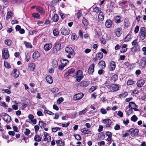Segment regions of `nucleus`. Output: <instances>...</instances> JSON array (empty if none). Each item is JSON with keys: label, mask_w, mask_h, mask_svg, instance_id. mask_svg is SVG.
Returning <instances> with one entry per match:
<instances>
[{"label": "nucleus", "mask_w": 146, "mask_h": 146, "mask_svg": "<svg viewBox=\"0 0 146 146\" xmlns=\"http://www.w3.org/2000/svg\"><path fill=\"white\" fill-rule=\"evenodd\" d=\"M61 48V44L60 43L55 44L52 48V52L55 54L60 50Z\"/></svg>", "instance_id": "obj_3"}, {"label": "nucleus", "mask_w": 146, "mask_h": 146, "mask_svg": "<svg viewBox=\"0 0 146 146\" xmlns=\"http://www.w3.org/2000/svg\"><path fill=\"white\" fill-rule=\"evenodd\" d=\"M87 111V109L86 108L83 109L82 111H80L78 112V115H82L85 114Z\"/></svg>", "instance_id": "obj_35"}, {"label": "nucleus", "mask_w": 146, "mask_h": 146, "mask_svg": "<svg viewBox=\"0 0 146 146\" xmlns=\"http://www.w3.org/2000/svg\"><path fill=\"white\" fill-rule=\"evenodd\" d=\"M137 106L133 102H131L129 103V107L131 109H133L135 111L138 110V109L136 107Z\"/></svg>", "instance_id": "obj_10"}, {"label": "nucleus", "mask_w": 146, "mask_h": 146, "mask_svg": "<svg viewBox=\"0 0 146 146\" xmlns=\"http://www.w3.org/2000/svg\"><path fill=\"white\" fill-rule=\"evenodd\" d=\"M43 141H47L48 142H50L51 139V137L46 132L44 133Z\"/></svg>", "instance_id": "obj_9"}, {"label": "nucleus", "mask_w": 146, "mask_h": 146, "mask_svg": "<svg viewBox=\"0 0 146 146\" xmlns=\"http://www.w3.org/2000/svg\"><path fill=\"white\" fill-rule=\"evenodd\" d=\"M115 64L113 61H111L110 64V68L111 71L113 70L115 68Z\"/></svg>", "instance_id": "obj_24"}, {"label": "nucleus", "mask_w": 146, "mask_h": 146, "mask_svg": "<svg viewBox=\"0 0 146 146\" xmlns=\"http://www.w3.org/2000/svg\"><path fill=\"white\" fill-rule=\"evenodd\" d=\"M120 125L116 124L115 126L114 127V129L116 130H118L120 129Z\"/></svg>", "instance_id": "obj_61"}, {"label": "nucleus", "mask_w": 146, "mask_h": 146, "mask_svg": "<svg viewBox=\"0 0 146 146\" xmlns=\"http://www.w3.org/2000/svg\"><path fill=\"white\" fill-rule=\"evenodd\" d=\"M52 47V44L50 43H47L45 44L44 47V49L47 52L50 50Z\"/></svg>", "instance_id": "obj_8"}, {"label": "nucleus", "mask_w": 146, "mask_h": 146, "mask_svg": "<svg viewBox=\"0 0 146 146\" xmlns=\"http://www.w3.org/2000/svg\"><path fill=\"white\" fill-rule=\"evenodd\" d=\"M5 43L6 45L9 46H10L12 43L10 39L5 40Z\"/></svg>", "instance_id": "obj_34"}, {"label": "nucleus", "mask_w": 146, "mask_h": 146, "mask_svg": "<svg viewBox=\"0 0 146 146\" xmlns=\"http://www.w3.org/2000/svg\"><path fill=\"white\" fill-rule=\"evenodd\" d=\"M75 71V70L73 68L69 69L68 70L66 71L65 74L66 76H69L70 74L74 73Z\"/></svg>", "instance_id": "obj_16"}, {"label": "nucleus", "mask_w": 146, "mask_h": 146, "mask_svg": "<svg viewBox=\"0 0 146 146\" xmlns=\"http://www.w3.org/2000/svg\"><path fill=\"white\" fill-rule=\"evenodd\" d=\"M2 91H4V92H5L7 93V94H10L11 93V91L9 90V89H5V90H3V89L2 90Z\"/></svg>", "instance_id": "obj_64"}, {"label": "nucleus", "mask_w": 146, "mask_h": 146, "mask_svg": "<svg viewBox=\"0 0 146 146\" xmlns=\"http://www.w3.org/2000/svg\"><path fill=\"white\" fill-rule=\"evenodd\" d=\"M29 67L31 70H33L35 68V65L33 64H31L29 65Z\"/></svg>", "instance_id": "obj_44"}, {"label": "nucleus", "mask_w": 146, "mask_h": 146, "mask_svg": "<svg viewBox=\"0 0 146 146\" xmlns=\"http://www.w3.org/2000/svg\"><path fill=\"white\" fill-rule=\"evenodd\" d=\"M122 29L121 28H118L116 32V35L118 37L120 36L121 34Z\"/></svg>", "instance_id": "obj_28"}, {"label": "nucleus", "mask_w": 146, "mask_h": 146, "mask_svg": "<svg viewBox=\"0 0 146 146\" xmlns=\"http://www.w3.org/2000/svg\"><path fill=\"white\" fill-rule=\"evenodd\" d=\"M58 91V89L57 88H52L50 91L53 93H56Z\"/></svg>", "instance_id": "obj_48"}, {"label": "nucleus", "mask_w": 146, "mask_h": 146, "mask_svg": "<svg viewBox=\"0 0 146 146\" xmlns=\"http://www.w3.org/2000/svg\"><path fill=\"white\" fill-rule=\"evenodd\" d=\"M98 65L100 68H104L106 67V64L104 61L101 60L98 63Z\"/></svg>", "instance_id": "obj_29"}, {"label": "nucleus", "mask_w": 146, "mask_h": 146, "mask_svg": "<svg viewBox=\"0 0 146 146\" xmlns=\"http://www.w3.org/2000/svg\"><path fill=\"white\" fill-rule=\"evenodd\" d=\"M52 19L54 22H57L58 20V16L57 14H54L53 15Z\"/></svg>", "instance_id": "obj_32"}, {"label": "nucleus", "mask_w": 146, "mask_h": 146, "mask_svg": "<svg viewBox=\"0 0 146 146\" xmlns=\"http://www.w3.org/2000/svg\"><path fill=\"white\" fill-rule=\"evenodd\" d=\"M100 112L103 114H105L107 113V111L104 108H102L100 109Z\"/></svg>", "instance_id": "obj_54"}, {"label": "nucleus", "mask_w": 146, "mask_h": 146, "mask_svg": "<svg viewBox=\"0 0 146 146\" xmlns=\"http://www.w3.org/2000/svg\"><path fill=\"white\" fill-rule=\"evenodd\" d=\"M66 52L67 53L74 55V50L71 47H68L66 48Z\"/></svg>", "instance_id": "obj_15"}, {"label": "nucleus", "mask_w": 146, "mask_h": 146, "mask_svg": "<svg viewBox=\"0 0 146 146\" xmlns=\"http://www.w3.org/2000/svg\"><path fill=\"white\" fill-rule=\"evenodd\" d=\"M47 82L49 84H52L53 82L52 77L50 75H48L46 78Z\"/></svg>", "instance_id": "obj_22"}, {"label": "nucleus", "mask_w": 146, "mask_h": 146, "mask_svg": "<svg viewBox=\"0 0 146 146\" xmlns=\"http://www.w3.org/2000/svg\"><path fill=\"white\" fill-rule=\"evenodd\" d=\"M123 123L125 125H127L129 123V120L128 119H126L125 120L123 121Z\"/></svg>", "instance_id": "obj_59"}, {"label": "nucleus", "mask_w": 146, "mask_h": 146, "mask_svg": "<svg viewBox=\"0 0 146 146\" xmlns=\"http://www.w3.org/2000/svg\"><path fill=\"white\" fill-rule=\"evenodd\" d=\"M146 29L144 27H141L140 30L139 36L142 40L144 39L146 36Z\"/></svg>", "instance_id": "obj_2"}, {"label": "nucleus", "mask_w": 146, "mask_h": 146, "mask_svg": "<svg viewBox=\"0 0 146 146\" xmlns=\"http://www.w3.org/2000/svg\"><path fill=\"white\" fill-rule=\"evenodd\" d=\"M112 25V21L111 20L109 19L107 20L105 23V26L108 28H110Z\"/></svg>", "instance_id": "obj_20"}, {"label": "nucleus", "mask_w": 146, "mask_h": 146, "mask_svg": "<svg viewBox=\"0 0 146 146\" xmlns=\"http://www.w3.org/2000/svg\"><path fill=\"white\" fill-rule=\"evenodd\" d=\"M102 122L106 124L105 127L107 128L110 127L112 123L111 120L109 119H104Z\"/></svg>", "instance_id": "obj_6"}, {"label": "nucleus", "mask_w": 146, "mask_h": 146, "mask_svg": "<svg viewBox=\"0 0 146 146\" xmlns=\"http://www.w3.org/2000/svg\"><path fill=\"white\" fill-rule=\"evenodd\" d=\"M77 36L75 34H72V39L73 40H76Z\"/></svg>", "instance_id": "obj_63"}, {"label": "nucleus", "mask_w": 146, "mask_h": 146, "mask_svg": "<svg viewBox=\"0 0 146 146\" xmlns=\"http://www.w3.org/2000/svg\"><path fill=\"white\" fill-rule=\"evenodd\" d=\"M82 14V12L81 11H79L77 13V17L78 19H79L81 17Z\"/></svg>", "instance_id": "obj_62"}, {"label": "nucleus", "mask_w": 146, "mask_h": 146, "mask_svg": "<svg viewBox=\"0 0 146 146\" xmlns=\"http://www.w3.org/2000/svg\"><path fill=\"white\" fill-rule=\"evenodd\" d=\"M83 73L81 70H78L76 73V78L77 81L79 82L83 78Z\"/></svg>", "instance_id": "obj_4"}, {"label": "nucleus", "mask_w": 146, "mask_h": 146, "mask_svg": "<svg viewBox=\"0 0 146 146\" xmlns=\"http://www.w3.org/2000/svg\"><path fill=\"white\" fill-rule=\"evenodd\" d=\"M100 9L98 7H95V8H94L93 9V11L94 12H95L96 13H98L99 12H100Z\"/></svg>", "instance_id": "obj_45"}, {"label": "nucleus", "mask_w": 146, "mask_h": 146, "mask_svg": "<svg viewBox=\"0 0 146 146\" xmlns=\"http://www.w3.org/2000/svg\"><path fill=\"white\" fill-rule=\"evenodd\" d=\"M60 31L61 33L64 35H68L70 33V31L68 28L64 27H62Z\"/></svg>", "instance_id": "obj_7"}, {"label": "nucleus", "mask_w": 146, "mask_h": 146, "mask_svg": "<svg viewBox=\"0 0 146 146\" xmlns=\"http://www.w3.org/2000/svg\"><path fill=\"white\" fill-rule=\"evenodd\" d=\"M138 119L137 117L135 115H134L132 116L131 118V121L135 122L137 121Z\"/></svg>", "instance_id": "obj_42"}, {"label": "nucleus", "mask_w": 146, "mask_h": 146, "mask_svg": "<svg viewBox=\"0 0 146 146\" xmlns=\"http://www.w3.org/2000/svg\"><path fill=\"white\" fill-rule=\"evenodd\" d=\"M120 17L119 16H116L115 18V23H120L121 22Z\"/></svg>", "instance_id": "obj_39"}, {"label": "nucleus", "mask_w": 146, "mask_h": 146, "mask_svg": "<svg viewBox=\"0 0 146 146\" xmlns=\"http://www.w3.org/2000/svg\"><path fill=\"white\" fill-rule=\"evenodd\" d=\"M134 83L133 81L131 80H128L127 82V83L128 85H131L133 84Z\"/></svg>", "instance_id": "obj_51"}, {"label": "nucleus", "mask_w": 146, "mask_h": 146, "mask_svg": "<svg viewBox=\"0 0 146 146\" xmlns=\"http://www.w3.org/2000/svg\"><path fill=\"white\" fill-rule=\"evenodd\" d=\"M3 114V119L7 123L11 122V117L8 115L6 113H4Z\"/></svg>", "instance_id": "obj_11"}, {"label": "nucleus", "mask_w": 146, "mask_h": 146, "mask_svg": "<svg viewBox=\"0 0 146 146\" xmlns=\"http://www.w3.org/2000/svg\"><path fill=\"white\" fill-rule=\"evenodd\" d=\"M90 84L89 82L88 81H84L80 83V86L82 87H85L88 86Z\"/></svg>", "instance_id": "obj_18"}, {"label": "nucleus", "mask_w": 146, "mask_h": 146, "mask_svg": "<svg viewBox=\"0 0 146 146\" xmlns=\"http://www.w3.org/2000/svg\"><path fill=\"white\" fill-rule=\"evenodd\" d=\"M127 45L124 44H123L122 47L121 49V50L120 51L121 53H123L125 52L127 50Z\"/></svg>", "instance_id": "obj_25"}, {"label": "nucleus", "mask_w": 146, "mask_h": 146, "mask_svg": "<svg viewBox=\"0 0 146 146\" xmlns=\"http://www.w3.org/2000/svg\"><path fill=\"white\" fill-rule=\"evenodd\" d=\"M98 59L99 60L102 58L103 57V54L102 52H98L96 55Z\"/></svg>", "instance_id": "obj_38"}, {"label": "nucleus", "mask_w": 146, "mask_h": 146, "mask_svg": "<svg viewBox=\"0 0 146 146\" xmlns=\"http://www.w3.org/2000/svg\"><path fill=\"white\" fill-rule=\"evenodd\" d=\"M94 64H91L89 67L88 72L89 74H92L94 71Z\"/></svg>", "instance_id": "obj_19"}, {"label": "nucleus", "mask_w": 146, "mask_h": 146, "mask_svg": "<svg viewBox=\"0 0 146 146\" xmlns=\"http://www.w3.org/2000/svg\"><path fill=\"white\" fill-rule=\"evenodd\" d=\"M25 44L26 47L28 48H32V46L31 43L25 41L24 42Z\"/></svg>", "instance_id": "obj_37"}, {"label": "nucleus", "mask_w": 146, "mask_h": 146, "mask_svg": "<svg viewBox=\"0 0 146 146\" xmlns=\"http://www.w3.org/2000/svg\"><path fill=\"white\" fill-rule=\"evenodd\" d=\"M132 38V36L130 34H128L125 38L124 41L128 42Z\"/></svg>", "instance_id": "obj_30"}, {"label": "nucleus", "mask_w": 146, "mask_h": 146, "mask_svg": "<svg viewBox=\"0 0 146 146\" xmlns=\"http://www.w3.org/2000/svg\"><path fill=\"white\" fill-rule=\"evenodd\" d=\"M53 33L54 36H58L59 34L58 29L56 28L54 29L53 31Z\"/></svg>", "instance_id": "obj_33"}, {"label": "nucleus", "mask_w": 146, "mask_h": 146, "mask_svg": "<svg viewBox=\"0 0 146 146\" xmlns=\"http://www.w3.org/2000/svg\"><path fill=\"white\" fill-rule=\"evenodd\" d=\"M0 105L1 106H4L5 107H8L7 105L6 104V103L3 102H0Z\"/></svg>", "instance_id": "obj_57"}, {"label": "nucleus", "mask_w": 146, "mask_h": 146, "mask_svg": "<svg viewBox=\"0 0 146 146\" xmlns=\"http://www.w3.org/2000/svg\"><path fill=\"white\" fill-rule=\"evenodd\" d=\"M13 76L15 78H17L19 76V71L16 69H14L13 70Z\"/></svg>", "instance_id": "obj_17"}, {"label": "nucleus", "mask_w": 146, "mask_h": 146, "mask_svg": "<svg viewBox=\"0 0 146 146\" xmlns=\"http://www.w3.org/2000/svg\"><path fill=\"white\" fill-rule=\"evenodd\" d=\"M139 131L137 129L131 128L128 130V132L130 135L133 137H137Z\"/></svg>", "instance_id": "obj_1"}, {"label": "nucleus", "mask_w": 146, "mask_h": 146, "mask_svg": "<svg viewBox=\"0 0 146 146\" xmlns=\"http://www.w3.org/2000/svg\"><path fill=\"white\" fill-rule=\"evenodd\" d=\"M36 10L42 14H44L45 13L44 11L41 7L39 6L37 7L36 8Z\"/></svg>", "instance_id": "obj_26"}, {"label": "nucleus", "mask_w": 146, "mask_h": 146, "mask_svg": "<svg viewBox=\"0 0 146 146\" xmlns=\"http://www.w3.org/2000/svg\"><path fill=\"white\" fill-rule=\"evenodd\" d=\"M63 101V99L62 98H59L57 101V103L59 104H60Z\"/></svg>", "instance_id": "obj_55"}, {"label": "nucleus", "mask_w": 146, "mask_h": 146, "mask_svg": "<svg viewBox=\"0 0 146 146\" xmlns=\"http://www.w3.org/2000/svg\"><path fill=\"white\" fill-rule=\"evenodd\" d=\"M82 23L85 25H86L88 24V22L87 20L84 17H83L82 19Z\"/></svg>", "instance_id": "obj_49"}, {"label": "nucleus", "mask_w": 146, "mask_h": 146, "mask_svg": "<svg viewBox=\"0 0 146 146\" xmlns=\"http://www.w3.org/2000/svg\"><path fill=\"white\" fill-rule=\"evenodd\" d=\"M9 54L8 49L4 48L2 50V57L5 59H7L9 57Z\"/></svg>", "instance_id": "obj_5"}, {"label": "nucleus", "mask_w": 146, "mask_h": 146, "mask_svg": "<svg viewBox=\"0 0 146 146\" xmlns=\"http://www.w3.org/2000/svg\"><path fill=\"white\" fill-rule=\"evenodd\" d=\"M104 13L101 11H100L98 14V18L100 21H102L104 20Z\"/></svg>", "instance_id": "obj_23"}, {"label": "nucleus", "mask_w": 146, "mask_h": 146, "mask_svg": "<svg viewBox=\"0 0 146 146\" xmlns=\"http://www.w3.org/2000/svg\"><path fill=\"white\" fill-rule=\"evenodd\" d=\"M33 17L37 19H40V16L39 14L37 13H34L32 14Z\"/></svg>", "instance_id": "obj_40"}, {"label": "nucleus", "mask_w": 146, "mask_h": 146, "mask_svg": "<svg viewBox=\"0 0 146 146\" xmlns=\"http://www.w3.org/2000/svg\"><path fill=\"white\" fill-rule=\"evenodd\" d=\"M83 96V94L82 93H79L75 95L74 97V99L75 100H80Z\"/></svg>", "instance_id": "obj_13"}, {"label": "nucleus", "mask_w": 146, "mask_h": 146, "mask_svg": "<svg viewBox=\"0 0 146 146\" xmlns=\"http://www.w3.org/2000/svg\"><path fill=\"white\" fill-rule=\"evenodd\" d=\"M111 80L115 82L118 79V76L116 74H114L112 76L111 78Z\"/></svg>", "instance_id": "obj_43"}, {"label": "nucleus", "mask_w": 146, "mask_h": 146, "mask_svg": "<svg viewBox=\"0 0 146 146\" xmlns=\"http://www.w3.org/2000/svg\"><path fill=\"white\" fill-rule=\"evenodd\" d=\"M81 131L85 134H89L91 133V131L88 129L84 128L81 129Z\"/></svg>", "instance_id": "obj_27"}, {"label": "nucleus", "mask_w": 146, "mask_h": 146, "mask_svg": "<svg viewBox=\"0 0 146 146\" xmlns=\"http://www.w3.org/2000/svg\"><path fill=\"white\" fill-rule=\"evenodd\" d=\"M145 82V80L143 79H141L137 81V85L139 87H141L144 85Z\"/></svg>", "instance_id": "obj_12"}, {"label": "nucleus", "mask_w": 146, "mask_h": 146, "mask_svg": "<svg viewBox=\"0 0 146 146\" xmlns=\"http://www.w3.org/2000/svg\"><path fill=\"white\" fill-rule=\"evenodd\" d=\"M12 16V12L11 11H8L6 16V19L7 20L10 18Z\"/></svg>", "instance_id": "obj_31"}, {"label": "nucleus", "mask_w": 146, "mask_h": 146, "mask_svg": "<svg viewBox=\"0 0 146 146\" xmlns=\"http://www.w3.org/2000/svg\"><path fill=\"white\" fill-rule=\"evenodd\" d=\"M137 50V47L134 46L131 48V51L133 52H135Z\"/></svg>", "instance_id": "obj_56"}, {"label": "nucleus", "mask_w": 146, "mask_h": 146, "mask_svg": "<svg viewBox=\"0 0 146 146\" xmlns=\"http://www.w3.org/2000/svg\"><path fill=\"white\" fill-rule=\"evenodd\" d=\"M74 136L75 137L76 139L78 140H80L81 139V136L79 135H74Z\"/></svg>", "instance_id": "obj_52"}, {"label": "nucleus", "mask_w": 146, "mask_h": 146, "mask_svg": "<svg viewBox=\"0 0 146 146\" xmlns=\"http://www.w3.org/2000/svg\"><path fill=\"white\" fill-rule=\"evenodd\" d=\"M97 89V87L96 86H92L89 90L90 92H92Z\"/></svg>", "instance_id": "obj_50"}, {"label": "nucleus", "mask_w": 146, "mask_h": 146, "mask_svg": "<svg viewBox=\"0 0 146 146\" xmlns=\"http://www.w3.org/2000/svg\"><path fill=\"white\" fill-rule=\"evenodd\" d=\"M139 27L137 25L136 26L135 29L134 31V33H135L136 34L137 33L139 30Z\"/></svg>", "instance_id": "obj_53"}, {"label": "nucleus", "mask_w": 146, "mask_h": 146, "mask_svg": "<svg viewBox=\"0 0 146 146\" xmlns=\"http://www.w3.org/2000/svg\"><path fill=\"white\" fill-rule=\"evenodd\" d=\"M60 128L59 127H55L52 129V131L53 132H56L57 131L60 130Z\"/></svg>", "instance_id": "obj_60"}, {"label": "nucleus", "mask_w": 146, "mask_h": 146, "mask_svg": "<svg viewBox=\"0 0 146 146\" xmlns=\"http://www.w3.org/2000/svg\"><path fill=\"white\" fill-rule=\"evenodd\" d=\"M39 125L41 127L44 128L46 126V124L41 121H39Z\"/></svg>", "instance_id": "obj_47"}, {"label": "nucleus", "mask_w": 146, "mask_h": 146, "mask_svg": "<svg viewBox=\"0 0 146 146\" xmlns=\"http://www.w3.org/2000/svg\"><path fill=\"white\" fill-rule=\"evenodd\" d=\"M34 140L35 141L40 142L41 141V139L40 137L38 135H36L34 137Z\"/></svg>", "instance_id": "obj_36"}, {"label": "nucleus", "mask_w": 146, "mask_h": 146, "mask_svg": "<svg viewBox=\"0 0 146 146\" xmlns=\"http://www.w3.org/2000/svg\"><path fill=\"white\" fill-rule=\"evenodd\" d=\"M56 143L59 146H63L64 143L62 141L58 140L56 141Z\"/></svg>", "instance_id": "obj_41"}, {"label": "nucleus", "mask_w": 146, "mask_h": 146, "mask_svg": "<svg viewBox=\"0 0 146 146\" xmlns=\"http://www.w3.org/2000/svg\"><path fill=\"white\" fill-rule=\"evenodd\" d=\"M62 62V64H66L68 63V61L66 59H63Z\"/></svg>", "instance_id": "obj_58"}, {"label": "nucleus", "mask_w": 146, "mask_h": 146, "mask_svg": "<svg viewBox=\"0 0 146 146\" xmlns=\"http://www.w3.org/2000/svg\"><path fill=\"white\" fill-rule=\"evenodd\" d=\"M40 53L38 51H35L33 54V58L34 59H37L40 57Z\"/></svg>", "instance_id": "obj_21"}, {"label": "nucleus", "mask_w": 146, "mask_h": 146, "mask_svg": "<svg viewBox=\"0 0 146 146\" xmlns=\"http://www.w3.org/2000/svg\"><path fill=\"white\" fill-rule=\"evenodd\" d=\"M4 66L6 68H10L11 67V66L6 61L4 62Z\"/></svg>", "instance_id": "obj_46"}, {"label": "nucleus", "mask_w": 146, "mask_h": 146, "mask_svg": "<svg viewBox=\"0 0 146 146\" xmlns=\"http://www.w3.org/2000/svg\"><path fill=\"white\" fill-rule=\"evenodd\" d=\"M111 88V92H114L118 90L119 87L118 85L116 84H113L111 85L110 87Z\"/></svg>", "instance_id": "obj_14"}]
</instances>
